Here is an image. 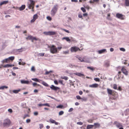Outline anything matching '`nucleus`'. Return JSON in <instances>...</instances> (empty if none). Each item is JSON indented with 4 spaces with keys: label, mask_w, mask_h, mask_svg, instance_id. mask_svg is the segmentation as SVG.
Returning <instances> with one entry per match:
<instances>
[{
    "label": "nucleus",
    "mask_w": 129,
    "mask_h": 129,
    "mask_svg": "<svg viewBox=\"0 0 129 129\" xmlns=\"http://www.w3.org/2000/svg\"><path fill=\"white\" fill-rule=\"evenodd\" d=\"M61 29L62 30H63L65 31V32H67L68 33H70V31H69L68 30H66L65 29H63V28H61Z\"/></svg>",
    "instance_id": "45"
},
{
    "label": "nucleus",
    "mask_w": 129,
    "mask_h": 129,
    "mask_svg": "<svg viewBox=\"0 0 129 129\" xmlns=\"http://www.w3.org/2000/svg\"><path fill=\"white\" fill-rule=\"evenodd\" d=\"M57 5L54 6L53 8L52 9L51 11V14L52 16H54L57 10Z\"/></svg>",
    "instance_id": "1"
},
{
    "label": "nucleus",
    "mask_w": 129,
    "mask_h": 129,
    "mask_svg": "<svg viewBox=\"0 0 129 129\" xmlns=\"http://www.w3.org/2000/svg\"><path fill=\"white\" fill-rule=\"evenodd\" d=\"M8 111L10 113H12V110L11 109H8Z\"/></svg>",
    "instance_id": "59"
},
{
    "label": "nucleus",
    "mask_w": 129,
    "mask_h": 129,
    "mask_svg": "<svg viewBox=\"0 0 129 129\" xmlns=\"http://www.w3.org/2000/svg\"><path fill=\"white\" fill-rule=\"evenodd\" d=\"M31 71L34 72L35 71V67L34 66H32L31 68Z\"/></svg>",
    "instance_id": "41"
},
{
    "label": "nucleus",
    "mask_w": 129,
    "mask_h": 129,
    "mask_svg": "<svg viewBox=\"0 0 129 129\" xmlns=\"http://www.w3.org/2000/svg\"><path fill=\"white\" fill-rule=\"evenodd\" d=\"M114 124L118 128L122 126L121 123L118 122L117 121H115L114 122Z\"/></svg>",
    "instance_id": "10"
},
{
    "label": "nucleus",
    "mask_w": 129,
    "mask_h": 129,
    "mask_svg": "<svg viewBox=\"0 0 129 129\" xmlns=\"http://www.w3.org/2000/svg\"><path fill=\"white\" fill-rule=\"evenodd\" d=\"M43 106H46L48 107H50V105H49V104L48 103H47L43 104Z\"/></svg>",
    "instance_id": "50"
},
{
    "label": "nucleus",
    "mask_w": 129,
    "mask_h": 129,
    "mask_svg": "<svg viewBox=\"0 0 129 129\" xmlns=\"http://www.w3.org/2000/svg\"><path fill=\"white\" fill-rule=\"evenodd\" d=\"M38 16L37 14L34 15L33 16V18L36 20L38 18Z\"/></svg>",
    "instance_id": "36"
},
{
    "label": "nucleus",
    "mask_w": 129,
    "mask_h": 129,
    "mask_svg": "<svg viewBox=\"0 0 129 129\" xmlns=\"http://www.w3.org/2000/svg\"><path fill=\"white\" fill-rule=\"evenodd\" d=\"M126 112L127 113V114L129 113V109H127L126 110Z\"/></svg>",
    "instance_id": "64"
},
{
    "label": "nucleus",
    "mask_w": 129,
    "mask_h": 129,
    "mask_svg": "<svg viewBox=\"0 0 129 129\" xmlns=\"http://www.w3.org/2000/svg\"><path fill=\"white\" fill-rule=\"evenodd\" d=\"M125 4L126 6H129V0H125Z\"/></svg>",
    "instance_id": "24"
},
{
    "label": "nucleus",
    "mask_w": 129,
    "mask_h": 129,
    "mask_svg": "<svg viewBox=\"0 0 129 129\" xmlns=\"http://www.w3.org/2000/svg\"><path fill=\"white\" fill-rule=\"evenodd\" d=\"M25 8V5H22L19 8L20 11H22Z\"/></svg>",
    "instance_id": "27"
},
{
    "label": "nucleus",
    "mask_w": 129,
    "mask_h": 129,
    "mask_svg": "<svg viewBox=\"0 0 129 129\" xmlns=\"http://www.w3.org/2000/svg\"><path fill=\"white\" fill-rule=\"evenodd\" d=\"M81 10H82V11L83 12H85L86 11V10L83 7L81 8Z\"/></svg>",
    "instance_id": "44"
},
{
    "label": "nucleus",
    "mask_w": 129,
    "mask_h": 129,
    "mask_svg": "<svg viewBox=\"0 0 129 129\" xmlns=\"http://www.w3.org/2000/svg\"><path fill=\"white\" fill-rule=\"evenodd\" d=\"M107 91L109 94L112 95V90L109 88H107Z\"/></svg>",
    "instance_id": "22"
},
{
    "label": "nucleus",
    "mask_w": 129,
    "mask_h": 129,
    "mask_svg": "<svg viewBox=\"0 0 129 129\" xmlns=\"http://www.w3.org/2000/svg\"><path fill=\"white\" fill-rule=\"evenodd\" d=\"M26 39H28L29 40L34 39L35 40H39L40 41V39L38 38H37L35 37H33V36L31 35H29L28 36V37L26 38Z\"/></svg>",
    "instance_id": "6"
},
{
    "label": "nucleus",
    "mask_w": 129,
    "mask_h": 129,
    "mask_svg": "<svg viewBox=\"0 0 129 129\" xmlns=\"http://www.w3.org/2000/svg\"><path fill=\"white\" fill-rule=\"evenodd\" d=\"M64 112L63 111H61L59 113V115H63L64 113Z\"/></svg>",
    "instance_id": "39"
},
{
    "label": "nucleus",
    "mask_w": 129,
    "mask_h": 129,
    "mask_svg": "<svg viewBox=\"0 0 129 129\" xmlns=\"http://www.w3.org/2000/svg\"><path fill=\"white\" fill-rule=\"evenodd\" d=\"M89 87L92 88H96L98 87V84H97L95 83L92 85H90Z\"/></svg>",
    "instance_id": "16"
},
{
    "label": "nucleus",
    "mask_w": 129,
    "mask_h": 129,
    "mask_svg": "<svg viewBox=\"0 0 129 129\" xmlns=\"http://www.w3.org/2000/svg\"><path fill=\"white\" fill-rule=\"evenodd\" d=\"M104 66L105 67H108L110 66V61L107 60L105 61L104 63Z\"/></svg>",
    "instance_id": "14"
},
{
    "label": "nucleus",
    "mask_w": 129,
    "mask_h": 129,
    "mask_svg": "<svg viewBox=\"0 0 129 129\" xmlns=\"http://www.w3.org/2000/svg\"><path fill=\"white\" fill-rule=\"evenodd\" d=\"M43 34L47 36H51L55 35L56 33L55 31H44L43 33Z\"/></svg>",
    "instance_id": "3"
},
{
    "label": "nucleus",
    "mask_w": 129,
    "mask_h": 129,
    "mask_svg": "<svg viewBox=\"0 0 129 129\" xmlns=\"http://www.w3.org/2000/svg\"><path fill=\"white\" fill-rule=\"evenodd\" d=\"M73 110V109L72 108H71L68 111V112H72Z\"/></svg>",
    "instance_id": "54"
},
{
    "label": "nucleus",
    "mask_w": 129,
    "mask_h": 129,
    "mask_svg": "<svg viewBox=\"0 0 129 129\" xmlns=\"http://www.w3.org/2000/svg\"><path fill=\"white\" fill-rule=\"evenodd\" d=\"M21 83L22 84H28L29 82L28 81H26L24 80H21Z\"/></svg>",
    "instance_id": "18"
},
{
    "label": "nucleus",
    "mask_w": 129,
    "mask_h": 129,
    "mask_svg": "<svg viewBox=\"0 0 129 129\" xmlns=\"http://www.w3.org/2000/svg\"><path fill=\"white\" fill-rule=\"evenodd\" d=\"M11 64H6L3 66L4 68H9L11 67Z\"/></svg>",
    "instance_id": "32"
},
{
    "label": "nucleus",
    "mask_w": 129,
    "mask_h": 129,
    "mask_svg": "<svg viewBox=\"0 0 129 129\" xmlns=\"http://www.w3.org/2000/svg\"><path fill=\"white\" fill-rule=\"evenodd\" d=\"M73 74L76 75L79 77L83 76L84 75L83 74L79 73H73Z\"/></svg>",
    "instance_id": "20"
},
{
    "label": "nucleus",
    "mask_w": 129,
    "mask_h": 129,
    "mask_svg": "<svg viewBox=\"0 0 129 129\" xmlns=\"http://www.w3.org/2000/svg\"><path fill=\"white\" fill-rule=\"evenodd\" d=\"M29 0L30 3V4L28 3V4L27 5V6H28V7L29 9H31V6H33V5H34L35 2L33 0Z\"/></svg>",
    "instance_id": "7"
},
{
    "label": "nucleus",
    "mask_w": 129,
    "mask_h": 129,
    "mask_svg": "<svg viewBox=\"0 0 129 129\" xmlns=\"http://www.w3.org/2000/svg\"><path fill=\"white\" fill-rule=\"evenodd\" d=\"M120 50L122 51L123 52L125 51V49L123 48H120Z\"/></svg>",
    "instance_id": "49"
},
{
    "label": "nucleus",
    "mask_w": 129,
    "mask_h": 129,
    "mask_svg": "<svg viewBox=\"0 0 129 129\" xmlns=\"http://www.w3.org/2000/svg\"><path fill=\"white\" fill-rule=\"evenodd\" d=\"M31 79L34 81H35L36 82H39V79L37 78H32Z\"/></svg>",
    "instance_id": "40"
},
{
    "label": "nucleus",
    "mask_w": 129,
    "mask_h": 129,
    "mask_svg": "<svg viewBox=\"0 0 129 129\" xmlns=\"http://www.w3.org/2000/svg\"><path fill=\"white\" fill-rule=\"evenodd\" d=\"M10 120L8 119H6L4 121L3 125L4 126H6L10 125Z\"/></svg>",
    "instance_id": "4"
},
{
    "label": "nucleus",
    "mask_w": 129,
    "mask_h": 129,
    "mask_svg": "<svg viewBox=\"0 0 129 129\" xmlns=\"http://www.w3.org/2000/svg\"><path fill=\"white\" fill-rule=\"evenodd\" d=\"M49 121L51 123H54L56 125H57L59 123L58 122H56L52 118H50V119Z\"/></svg>",
    "instance_id": "13"
},
{
    "label": "nucleus",
    "mask_w": 129,
    "mask_h": 129,
    "mask_svg": "<svg viewBox=\"0 0 129 129\" xmlns=\"http://www.w3.org/2000/svg\"><path fill=\"white\" fill-rule=\"evenodd\" d=\"M87 69H90L92 71H93L94 70V69L93 68L90 67H87Z\"/></svg>",
    "instance_id": "47"
},
{
    "label": "nucleus",
    "mask_w": 129,
    "mask_h": 129,
    "mask_svg": "<svg viewBox=\"0 0 129 129\" xmlns=\"http://www.w3.org/2000/svg\"><path fill=\"white\" fill-rule=\"evenodd\" d=\"M42 81V82L41 83L44 86H49V85H48V84L47 83H46V82H44V81Z\"/></svg>",
    "instance_id": "31"
},
{
    "label": "nucleus",
    "mask_w": 129,
    "mask_h": 129,
    "mask_svg": "<svg viewBox=\"0 0 129 129\" xmlns=\"http://www.w3.org/2000/svg\"><path fill=\"white\" fill-rule=\"evenodd\" d=\"M50 52L53 54L57 52V48L55 47V46L52 45L50 48Z\"/></svg>",
    "instance_id": "2"
},
{
    "label": "nucleus",
    "mask_w": 129,
    "mask_h": 129,
    "mask_svg": "<svg viewBox=\"0 0 129 129\" xmlns=\"http://www.w3.org/2000/svg\"><path fill=\"white\" fill-rule=\"evenodd\" d=\"M105 52H107L106 49H102L98 51V52L100 54H102Z\"/></svg>",
    "instance_id": "15"
},
{
    "label": "nucleus",
    "mask_w": 129,
    "mask_h": 129,
    "mask_svg": "<svg viewBox=\"0 0 129 129\" xmlns=\"http://www.w3.org/2000/svg\"><path fill=\"white\" fill-rule=\"evenodd\" d=\"M76 57L81 62H89L88 61L86 60H85V58L83 57V58L78 56H77Z\"/></svg>",
    "instance_id": "5"
},
{
    "label": "nucleus",
    "mask_w": 129,
    "mask_h": 129,
    "mask_svg": "<svg viewBox=\"0 0 129 129\" xmlns=\"http://www.w3.org/2000/svg\"><path fill=\"white\" fill-rule=\"evenodd\" d=\"M77 124L80 125H82L83 124V123L81 121L78 122H77Z\"/></svg>",
    "instance_id": "48"
},
{
    "label": "nucleus",
    "mask_w": 129,
    "mask_h": 129,
    "mask_svg": "<svg viewBox=\"0 0 129 129\" xmlns=\"http://www.w3.org/2000/svg\"><path fill=\"white\" fill-rule=\"evenodd\" d=\"M94 80L96 81L99 82L100 81V80L99 78H94Z\"/></svg>",
    "instance_id": "46"
},
{
    "label": "nucleus",
    "mask_w": 129,
    "mask_h": 129,
    "mask_svg": "<svg viewBox=\"0 0 129 129\" xmlns=\"http://www.w3.org/2000/svg\"><path fill=\"white\" fill-rule=\"evenodd\" d=\"M61 78L63 79H64L66 80H68V78L67 77L64 76L63 77H61Z\"/></svg>",
    "instance_id": "38"
},
{
    "label": "nucleus",
    "mask_w": 129,
    "mask_h": 129,
    "mask_svg": "<svg viewBox=\"0 0 129 129\" xmlns=\"http://www.w3.org/2000/svg\"><path fill=\"white\" fill-rule=\"evenodd\" d=\"M8 88V87L7 86H1L0 87V89H3L5 88Z\"/></svg>",
    "instance_id": "33"
},
{
    "label": "nucleus",
    "mask_w": 129,
    "mask_h": 129,
    "mask_svg": "<svg viewBox=\"0 0 129 129\" xmlns=\"http://www.w3.org/2000/svg\"><path fill=\"white\" fill-rule=\"evenodd\" d=\"M93 125L94 126L95 128H98L100 127V124L98 123H94Z\"/></svg>",
    "instance_id": "17"
},
{
    "label": "nucleus",
    "mask_w": 129,
    "mask_h": 129,
    "mask_svg": "<svg viewBox=\"0 0 129 129\" xmlns=\"http://www.w3.org/2000/svg\"><path fill=\"white\" fill-rule=\"evenodd\" d=\"M34 115L37 116L38 115V113L37 112H34Z\"/></svg>",
    "instance_id": "53"
},
{
    "label": "nucleus",
    "mask_w": 129,
    "mask_h": 129,
    "mask_svg": "<svg viewBox=\"0 0 129 129\" xmlns=\"http://www.w3.org/2000/svg\"><path fill=\"white\" fill-rule=\"evenodd\" d=\"M79 93L80 95H81L83 93V92L82 91H80L79 92Z\"/></svg>",
    "instance_id": "63"
},
{
    "label": "nucleus",
    "mask_w": 129,
    "mask_h": 129,
    "mask_svg": "<svg viewBox=\"0 0 129 129\" xmlns=\"http://www.w3.org/2000/svg\"><path fill=\"white\" fill-rule=\"evenodd\" d=\"M72 2H74L75 3H77L78 2V1L77 0H71Z\"/></svg>",
    "instance_id": "62"
},
{
    "label": "nucleus",
    "mask_w": 129,
    "mask_h": 129,
    "mask_svg": "<svg viewBox=\"0 0 129 129\" xmlns=\"http://www.w3.org/2000/svg\"><path fill=\"white\" fill-rule=\"evenodd\" d=\"M8 2V1H4L1 2L0 3V6H1L3 5H5L7 4Z\"/></svg>",
    "instance_id": "19"
},
{
    "label": "nucleus",
    "mask_w": 129,
    "mask_h": 129,
    "mask_svg": "<svg viewBox=\"0 0 129 129\" xmlns=\"http://www.w3.org/2000/svg\"><path fill=\"white\" fill-rule=\"evenodd\" d=\"M58 82L59 83H60L61 84L63 85L64 84L63 83V81L62 80H59L58 81Z\"/></svg>",
    "instance_id": "57"
},
{
    "label": "nucleus",
    "mask_w": 129,
    "mask_h": 129,
    "mask_svg": "<svg viewBox=\"0 0 129 129\" xmlns=\"http://www.w3.org/2000/svg\"><path fill=\"white\" fill-rule=\"evenodd\" d=\"M44 53H39L37 54V56H44Z\"/></svg>",
    "instance_id": "34"
},
{
    "label": "nucleus",
    "mask_w": 129,
    "mask_h": 129,
    "mask_svg": "<svg viewBox=\"0 0 129 129\" xmlns=\"http://www.w3.org/2000/svg\"><path fill=\"white\" fill-rule=\"evenodd\" d=\"M47 18L48 20L49 21H51L52 19L49 16H47Z\"/></svg>",
    "instance_id": "52"
},
{
    "label": "nucleus",
    "mask_w": 129,
    "mask_h": 129,
    "mask_svg": "<svg viewBox=\"0 0 129 129\" xmlns=\"http://www.w3.org/2000/svg\"><path fill=\"white\" fill-rule=\"evenodd\" d=\"M30 122V119H28L26 120V122L27 123H29Z\"/></svg>",
    "instance_id": "58"
},
{
    "label": "nucleus",
    "mask_w": 129,
    "mask_h": 129,
    "mask_svg": "<svg viewBox=\"0 0 129 129\" xmlns=\"http://www.w3.org/2000/svg\"><path fill=\"white\" fill-rule=\"evenodd\" d=\"M113 88L115 89H116L117 88V85L116 84H114L113 85Z\"/></svg>",
    "instance_id": "43"
},
{
    "label": "nucleus",
    "mask_w": 129,
    "mask_h": 129,
    "mask_svg": "<svg viewBox=\"0 0 129 129\" xmlns=\"http://www.w3.org/2000/svg\"><path fill=\"white\" fill-rule=\"evenodd\" d=\"M124 16L121 14L117 13L116 14V17L120 19L121 20L124 19Z\"/></svg>",
    "instance_id": "9"
},
{
    "label": "nucleus",
    "mask_w": 129,
    "mask_h": 129,
    "mask_svg": "<svg viewBox=\"0 0 129 129\" xmlns=\"http://www.w3.org/2000/svg\"><path fill=\"white\" fill-rule=\"evenodd\" d=\"M87 98H82L81 100H82L84 101H86L87 100Z\"/></svg>",
    "instance_id": "60"
},
{
    "label": "nucleus",
    "mask_w": 129,
    "mask_h": 129,
    "mask_svg": "<svg viewBox=\"0 0 129 129\" xmlns=\"http://www.w3.org/2000/svg\"><path fill=\"white\" fill-rule=\"evenodd\" d=\"M78 17L79 18H82V19H83L82 18V16L81 14H79L78 15Z\"/></svg>",
    "instance_id": "56"
},
{
    "label": "nucleus",
    "mask_w": 129,
    "mask_h": 129,
    "mask_svg": "<svg viewBox=\"0 0 129 129\" xmlns=\"http://www.w3.org/2000/svg\"><path fill=\"white\" fill-rule=\"evenodd\" d=\"M79 48L76 47H72L71 48V52H76L78 50H80Z\"/></svg>",
    "instance_id": "8"
},
{
    "label": "nucleus",
    "mask_w": 129,
    "mask_h": 129,
    "mask_svg": "<svg viewBox=\"0 0 129 129\" xmlns=\"http://www.w3.org/2000/svg\"><path fill=\"white\" fill-rule=\"evenodd\" d=\"M68 66L70 67L71 68H73V67H76L75 65L72 64H69Z\"/></svg>",
    "instance_id": "30"
},
{
    "label": "nucleus",
    "mask_w": 129,
    "mask_h": 129,
    "mask_svg": "<svg viewBox=\"0 0 129 129\" xmlns=\"http://www.w3.org/2000/svg\"><path fill=\"white\" fill-rule=\"evenodd\" d=\"M94 126V125H87L86 129H89L92 128Z\"/></svg>",
    "instance_id": "25"
},
{
    "label": "nucleus",
    "mask_w": 129,
    "mask_h": 129,
    "mask_svg": "<svg viewBox=\"0 0 129 129\" xmlns=\"http://www.w3.org/2000/svg\"><path fill=\"white\" fill-rule=\"evenodd\" d=\"M39 125L40 126V129L42 128L43 127V124H39Z\"/></svg>",
    "instance_id": "55"
},
{
    "label": "nucleus",
    "mask_w": 129,
    "mask_h": 129,
    "mask_svg": "<svg viewBox=\"0 0 129 129\" xmlns=\"http://www.w3.org/2000/svg\"><path fill=\"white\" fill-rule=\"evenodd\" d=\"M63 107V106L62 105H58V106H57L56 107V108H59L62 109V108Z\"/></svg>",
    "instance_id": "37"
},
{
    "label": "nucleus",
    "mask_w": 129,
    "mask_h": 129,
    "mask_svg": "<svg viewBox=\"0 0 129 129\" xmlns=\"http://www.w3.org/2000/svg\"><path fill=\"white\" fill-rule=\"evenodd\" d=\"M63 53L64 54H68L69 53V51L68 50L66 51H63Z\"/></svg>",
    "instance_id": "35"
},
{
    "label": "nucleus",
    "mask_w": 129,
    "mask_h": 129,
    "mask_svg": "<svg viewBox=\"0 0 129 129\" xmlns=\"http://www.w3.org/2000/svg\"><path fill=\"white\" fill-rule=\"evenodd\" d=\"M77 99L78 100L81 99V97L79 95H77L76 96Z\"/></svg>",
    "instance_id": "51"
},
{
    "label": "nucleus",
    "mask_w": 129,
    "mask_h": 129,
    "mask_svg": "<svg viewBox=\"0 0 129 129\" xmlns=\"http://www.w3.org/2000/svg\"><path fill=\"white\" fill-rule=\"evenodd\" d=\"M62 39L63 40H66V41L68 42H70L71 41V40L68 37H63L62 38Z\"/></svg>",
    "instance_id": "21"
},
{
    "label": "nucleus",
    "mask_w": 129,
    "mask_h": 129,
    "mask_svg": "<svg viewBox=\"0 0 129 129\" xmlns=\"http://www.w3.org/2000/svg\"><path fill=\"white\" fill-rule=\"evenodd\" d=\"M9 61L8 59L7 58L4 59L2 60L1 62L3 63H7Z\"/></svg>",
    "instance_id": "23"
},
{
    "label": "nucleus",
    "mask_w": 129,
    "mask_h": 129,
    "mask_svg": "<svg viewBox=\"0 0 129 129\" xmlns=\"http://www.w3.org/2000/svg\"><path fill=\"white\" fill-rule=\"evenodd\" d=\"M22 49H23V48L22 47L20 49H16V50H14V52H16L17 51H19V52H22L23 51V50H22L20 51H19V50H21Z\"/></svg>",
    "instance_id": "28"
},
{
    "label": "nucleus",
    "mask_w": 129,
    "mask_h": 129,
    "mask_svg": "<svg viewBox=\"0 0 129 129\" xmlns=\"http://www.w3.org/2000/svg\"><path fill=\"white\" fill-rule=\"evenodd\" d=\"M54 82L55 84L56 85L58 84V82L57 80H55L54 81Z\"/></svg>",
    "instance_id": "61"
},
{
    "label": "nucleus",
    "mask_w": 129,
    "mask_h": 129,
    "mask_svg": "<svg viewBox=\"0 0 129 129\" xmlns=\"http://www.w3.org/2000/svg\"><path fill=\"white\" fill-rule=\"evenodd\" d=\"M50 88L51 89L55 91L60 89L59 87L55 86L53 85H52L50 87Z\"/></svg>",
    "instance_id": "12"
},
{
    "label": "nucleus",
    "mask_w": 129,
    "mask_h": 129,
    "mask_svg": "<svg viewBox=\"0 0 129 129\" xmlns=\"http://www.w3.org/2000/svg\"><path fill=\"white\" fill-rule=\"evenodd\" d=\"M21 90L20 89L17 90H13V92L15 93H17Z\"/></svg>",
    "instance_id": "26"
},
{
    "label": "nucleus",
    "mask_w": 129,
    "mask_h": 129,
    "mask_svg": "<svg viewBox=\"0 0 129 129\" xmlns=\"http://www.w3.org/2000/svg\"><path fill=\"white\" fill-rule=\"evenodd\" d=\"M8 59L9 61V60H11L12 61L14 59V56H11L10 57L8 58Z\"/></svg>",
    "instance_id": "29"
},
{
    "label": "nucleus",
    "mask_w": 129,
    "mask_h": 129,
    "mask_svg": "<svg viewBox=\"0 0 129 129\" xmlns=\"http://www.w3.org/2000/svg\"><path fill=\"white\" fill-rule=\"evenodd\" d=\"M29 115L28 114H26L24 115V116L23 118V119H24L25 118L27 117H29Z\"/></svg>",
    "instance_id": "42"
},
{
    "label": "nucleus",
    "mask_w": 129,
    "mask_h": 129,
    "mask_svg": "<svg viewBox=\"0 0 129 129\" xmlns=\"http://www.w3.org/2000/svg\"><path fill=\"white\" fill-rule=\"evenodd\" d=\"M121 71L125 75L127 76L128 75V72L123 67L122 68Z\"/></svg>",
    "instance_id": "11"
}]
</instances>
